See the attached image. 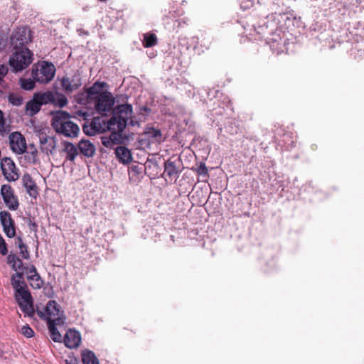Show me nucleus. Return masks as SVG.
I'll list each match as a JSON object with an SVG mask.
<instances>
[{
    "label": "nucleus",
    "instance_id": "5",
    "mask_svg": "<svg viewBox=\"0 0 364 364\" xmlns=\"http://www.w3.org/2000/svg\"><path fill=\"white\" fill-rule=\"evenodd\" d=\"M16 299L25 315L33 317L35 314L33 298L31 293L26 288H19L18 291L15 293Z\"/></svg>",
    "mask_w": 364,
    "mask_h": 364
},
{
    "label": "nucleus",
    "instance_id": "23",
    "mask_svg": "<svg viewBox=\"0 0 364 364\" xmlns=\"http://www.w3.org/2000/svg\"><path fill=\"white\" fill-rule=\"evenodd\" d=\"M34 94L38 95L37 98L40 101V103H42V105L48 103L52 104V102H55V94L52 91L36 92Z\"/></svg>",
    "mask_w": 364,
    "mask_h": 364
},
{
    "label": "nucleus",
    "instance_id": "10",
    "mask_svg": "<svg viewBox=\"0 0 364 364\" xmlns=\"http://www.w3.org/2000/svg\"><path fill=\"white\" fill-rule=\"evenodd\" d=\"M1 194L6 206L11 210H16L19 203L17 197L14 195V190L10 185L1 186Z\"/></svg>",
    "mask_w": 364,
    "mask_h": 364
},
{
    "label": "nucleus",
    "instance_id": "15",
    "mask_svg": "<svg viewBox=\"0 0 364 364\" xmlns=\"http://www.w3.org/2000/svg\"><path fill=\"white\" fill-rule=\"evenodd\" d=\"M81 341V336L78 331L74 329H69L64 337V343L69 348H75L79 346Z\"/></svg>",
    "mask_w": 364,
    "mask_h": 364
},
{
    "label": "nucleus",
    "instance_id": "47",
    "mask_svg": "<svg viewBox=\"0 0 364 364\" xmlns=\"http://www.w3.org/2000/svg\"><path fill=\"white\" fill-rule=\"evenodd\" d=\"M92 364H99V360L93 353H92Z\"/></svg>",
    "mask_w": 364,
    "mask_h": 364
},
{
    "label": "nucleus",
    "instance_id": "38",
    "mask_svg": "<svg viewBox=\"0 0 364 364\" xmlns=\"http://www.w3.org/2000/svg\"><path fill=\"white\" fill-rule=\"evenodd\" d=\"M197 173L199 175L207 176L208 175V169L204 163H201L200 166L197 168Z\"/></svg>",
    "mask_w": 364,
    "mask_h": 364
},
{
    "label": "nucleus",
    "instance_id": "41",
    "mask_svg": "<svg viewBox=\"0 0 364 364\" xmlns=\"http://www.w3.org/2000/svg\"><path fill=\"white\" fill-rule=\"evenodd\" d=\"M254 33L250 32V33L247 34V36H249V38L250 40H257L261 38L260 33L259 31H256L255 28L253 29Z\"/></svg>",
    "mask_w": 364,
    "mask_h": 364
},
{
    "label": "nucleus",
    "instance_id": "36",
    "mask_svg": "<svg viewBox=\"0 0 364 364\" xmlns=\"http://www.w3.org/2000/svg\"><path fill=\"white\" fill-rule=\"evenodd\" d=\"M17 261H18V257L16 255L11 253L8 255L7 262L9 264L11 265L13 269L16 268Z\"/></svg>",
    "mask_w": 364,
    "mask_h": 364
},
{
    "label": "nucleus",
    "instance_id": "52",
    "mask_svg": "<svg viewBox=\"0 0 364 364\" xmlns=\"http://www.w3.org/2000/svg\"><path fill=\"white\" fill-rule=\"evenodd\" d=\"M94 152H95V149H94V148L92 147V153L93 154Z\"/></svg>",
    "mask_w": 364,
    "mask_h": 364
},
{
    "label": "nucleus",
    "instance_id": "42",
    "mask_svg": "<svg viewBox=\"0 0 364 364\" xmlns=\"http://www.w3.org/2000/svg\"><path fill=\"white\" fill-rule=\"evenodd\" d=\"M82 130L86 135L91 136V122L89 124V122H87L83 125Z\"/></svg>",
    "mask_w": 364,
    "mask_h": 364
},
{
    "label": "nucleus",
    "instance_id": "43",
    "mask_svg": "<svg viewBox=\"0 0 364 364\" xmlns=\"http://www.w3.org/2000/svg\"><path fill=\"white\" fill-rule=\"evenodd\" d=\"M8 68L5 65H0V82L2 78L7 74Z\"/></svg>",
    "mask_w": 364,
    "mask_h": 364
},
{
    "label": "nucleus",
    "instance_id": "13",
    "mask_svg": "<svg viewBox=\"0 0 364 364\" xmlns=\"http://www.w3.org/2000/svg\"><path fill=\"white\" fill-rule=\"evenodd\" d=\"M60 85L66 93H70L82 85L80 74L76 73L71 77H63L60 80Z\"/></svg>",
    "mask_w": 364,
    "mask_h": 364
},
{
    "label": "nucleus",
    "instance_id": "8",
    "mask_svg": "<svg viewBox=\"0 0 364 364\" xmlns=\"http://www.w3.org/2000/svg\"><path fill=\"white\" fill-rule=\"evenodd\" d=\"M0 165L2 173L8 181H16L19 178V170L11 158L1 159Z\"/></svg>",
    "mask_w": 364,
    "mask_h": 364
},
{
    "label": "nucleus",
    "instance_id": "35",
    "mask_svg": "<svg viewBox=\"0 0 364 364\" xmlns=\"http://www.w3.org/2000/svg\"><path fill=\"white\" fill-rule=\"evenodd\" d=\"M21 332L23 336H25L27 338H31L33 336L34 334V331L28 325L23 326L21 328Z\"/></svg>",
    "mask_w": 364,
    "mask_h": 364
},
{
    "label": "nucleus",
    "instance_id": "1",
    "mask_svg": "<svg viewBox=\"0 0 364 364\" xmlns=\"http://www.w3.org/2000/svg\"><path fill=\"white\" fill-rule=\"evenodd\" d=\"M132 113V106L129 104H123L113 109V115L107 121L100 117H92V134L94 132L102 133L109 130L111 132L110 135L101 138L105 146L112 148L114 144H123L127 138L122 132L127 125L128 120L131 119Z\"/></svg>",
    "mask_w": 364,
    "mask_h": 364
},
{
    "label": "nucleus",
    "instance_id": "34",
    "mask_svg": "<svg viewBox=\"0 0 364 364\" xmlns=\"http://www.w3.org/2000/svg\"><path fill=\"white\" fill-rule=\"evenodd\" d=\"M82 364H90L91 363V350L85 349L81 353Z\"/></svg>",
    "mask_w": 364,
    "mask_h": 364
},
{
    "label": "nucleus",
    "instance_id": "16",
    "mask_svg": "<svg viewBox=\"0 0 364 364\" xmlns=\"http://www.w3.org/2000/svg\"><path fill=\"white\" fill-rule=\"evenodd\" d=\"M48 322L60 321V309L58 304L54 300H50L47 303L46 307Z\"/></svg>",
    "mask_w": 364,
    "mask_h": 364
},
{
    "label": "nucleus",
    "instance_id": "39",
    "mask_svg": "<svg viewBox=\"0 0 364 364\" xmlns=\"http://www.w3.org/2000/svg\"><path fill=\"white\" fill-rule=\"evenodd\" d=\"M20 254L21 255L22 257L24 259H28L30 257V254L27 250V246L26 245H21L20 247Z\"/></svg>",
    "mask_w": 364,
    "mask_h": 364
},
{
    "label": "nucleus",
    "instance_id": "30",
    "mask_svg": "<svg viewBox=\"0 0 364 364\" xmlns=\"http://www.w3.org/2000/svg\"><path fill=\"white\" fill-rule=\"evenodd\" d=\"M107 86V85L105 82L96 81L94 84H92V95H100V94H101L102 92H107V90H104V88Z\"/></svg>",
    "mask_w": 364,
    "mask_h": 364
},
{
    "label": "nucleus",
    "instance_id": "32",
    "mask_svg": "<svg viewBox=\"0 0 364 364\" xmlns=\"http://www.w3.org/2000/svg\"><path fill=\"white\" fill-rule=\"evenodd\" d=\"M35 80L21 78L20 85L25 90H31L35 87Z\"/></svg>",
    "mask_w": 364,
    "mask_h": 364
},
{
    "label": "nucleus",
    "instance_id": "6",
    "mask_svg": "<svg viewBox=\"0 0 364 364\" xmlns=\"http://www.w3.org/2000/svg\"><path fill=\"white\" fill-rule=\"evenodd\" d=\"M95 100V108L102 115L107 116L114 105L115 99L109 92H102L100 95L92 97Z\"/></svg>",
    "mask_w": 364,
    "mask_h": 364
},
{
    "label": "nucleus",
    "instance_id": "51",
    "mask_svg": "<svg viewBox=\"0 0 364 364\" xmlns=\"http://www.w3.org/2000/svg\"><path fill=\"white\" fill-rule=\"evenodd\" d=\"M130 124L134 126L135 124V122L133 120H130Z\"/></svg>",
    "mask_w": 364,
    "mask_h": 364
},
{
    "label": "nucleus",
    "instance_id": "29",
    "mask_svg": "<svg viewBox=\"0 0 364 364\" xmlns=\"http://www.w3.org/2000/svg\"><path fill=\"white\" fill-rule=\"evenodd\" d=\"M55 94V102L52 104L59 107H64L68 104V99L65 95L56 92Z\"/></svg>",
    "mask_w": 364,
    "mask_h": 364
},
{
    "label": "nucleus",
    "instance_id": "21",
    "mask_svg": "<svg viewBox=\"0 0 364 364\" xmlns=\"http://www.w3.org/2000/svg\"><path fill=\"white\" fill-rule=\"evenodd\" d=\"M75 100L80 105H88L91 101V87H86L84 92L78 93Z\"/></svg>",
    "mask_w": 364,
    "mask_h": 364
},
{
    "label": "nucleus",
    "instance_id": "31",
    "mask_svg": "<svg viewBox=\"0 0 364 364\" xmlns=\"http://www.w3.org/2000/svg\"><path fill=\"white\" fill-rule=\"evenodd\" d=\"M8 100L9 103L13 105L14 106H20L22 105L23 98L22 96L16 94V93H11L8 97Z\"/></svg>",
    "mask_w": 364,
    "mask_h": 364
},
{
    "label": "nucleus",
    "instance_id": "44",
    "mask_svg": "<svg viewBox=\"0 0 364 364\" xmlns=\"http://www.w3.org/2000/svg\"><path fill=\"white\" fill-rule=\"evenodd\" d=\"M65 364H78L77 359L73 358H69V359L65 360Z\"/></svg>",
    "mask_w": 364,
    "mask_h": 364
},
{
    "label": "nucleus",
    "instance_id": "12",
    "mask_svg": "<svg viewBox=\"0 0 364 364\" xmlns=\"http://www.w3.org/2000/svg\"><path fill=\"white\" fill-rule=\"evenodd\" d=\"M0 220L3 226L4 232L8 237L12 238L16 235L14 220L8 211L0 212Z\"/></svg>",
    "mask_w": 364,
    "mask_h": 364
},
{
    "label": "nucleus",
    "instance_id": "25",
    "mask_svg": "<svg viewBox=\"0 0 364 364\" xmlns=\"http://www.w3.org/2000/svg\"><path fill=\"white\" fill-rule=\"evenodd\" d=\"M63 151L67 154L66 159L71 161H74L77 154V149L76 146L70 142L64 143Z\"/></svg>",
    "mask_w": 364,
    "mask_h": 364
},
{
    "label": "nucleus",
    "instance_id": "26",
    "mask_svg": "<svg viewBox=\"0 0 364 364\" xmlns=\"http://www.w3.org/2000/svg\"><path fill=\"white\" fill-rule=\"evenodd\" d=\"M59 322L60 321L48 322V329L50 333V337L52 340L54 341L55 342H60L61 340V335L55 326L57 324L59 323Z\"/></svg>",
    "mask_w": 364,
    "mask_h": 364
},
{
    "label": "nucleus",
    "instance_id": "49",
    "mask_svg": "<svg viewBox=\"0 0 364 364\" xmlns=\"http://www.w3.org/2000/svg\"><path fill=\"white\" fill-rule=\"evenodd\" d=\"M13 276H16V278L18 277V279H21L23 277V273L17 272L16 274Z\"/></svg>",
    "mask_w": 364,
    "mask_h": 364
},
{
    "label": "nucleus",
    "instance_id": "24",
    "mask_svg": "<svg viewBox=\"0 0 364 364\" xmlns=\"http://www.w3.org/2000/svg\"><path fill=\"white\" fill-rule=\"evenodd\" d=\"M158 43V38L156 34L153 33H146L143 34L142 44L144 48H151L156 46Z\"/></svg>",
    "mask_w": 364,
    "mask_h": 364
},
{
    "label": "nucleus",
    "instance_id": "50",
    "mask_svg": "<svg viewBox=\"0 0 364 364\" xmlns=\"http://www.w3.org/2000/svg\"><path fill=\"white\" fill-rule=\"evenodd\" d=\"M38 315L40 316V317H41V318L44 316V315H43V314L41 311H38Z\"/></svg>",
    "mask_w": 364,
    "mask_h": 364
},
{
    "label": "nucleus",
    "instance_id": "33",
    "mask_svg": "<svg viewBox=\"0 0 364 364\" xmlns=\"http://www.w3.org/2000/svg\"><path fill=\"white\" fill-rule=\"evenodd\" d=\"M11 285L15 290V292L18 291L19 288H26V284L23 281H21L20 279H16V276H12L11 277Z\"/></svg>",
    "mask_w": 364,
    "mask_h": 364
},
{
    "label": "nucleus",
    "instance_id": "3",
    "mask_svg": "<svg viewBox=\"0 0 364 364\" xmlns=\"http://www.w3.org/2000/svg\"><path fill=\"white\" fill-rule=\"evenodd\" d=\"M9 60L10 66L15 72L26 69L33 60V53L28 48L14 50Z\"/></svg>",
    "mask_w": 364,
    "mask_h": 364
},
{
    "label": "nucleus",
    "instance_id": "22",
    "mask_svg": "<svg viewBox=\"0 0 364 364\" xmlns=\"http://www.w3.org/2000/svg\"><path fill=\"white\" fill-rule=\"evenodd\" d=\"M24 153L25 159L29 164H36L38 151L34 144H29L28 150L26 149Z\"/></svg>",
    "mask_w": 364,
    "mask_h": 364
},
{
    "label": "nucleus",
    "instance_id": "7",
    "mask_svg": "<svg viewBox=\"0 0 364 364\" xmlns=\"http://www.w3.org/2000/svg\"><path fill=\"white\" fill-rule=\"evenodd\" d=\"M31 41V31L26 27L17 28L11 37V44L14 50H21Z\"/></svg>",
    "mask_w": 364,
    "mask_h": 364
},
{
    "label": "nucleus",
    "instance_id": "28",
    "mask_svg": "<svg viewBox=\"0 0 364 364\" xmlns=\"http://www.w3.org/2000/svg\"><path fill=\"white\" fill-rule=\"evenodd\" d=\"M30 285L34 289H40L43 286V281L38 274L27 276Z\"/></svg>",
    "mask_w": 364,
    "mask_h": 364
},
{
    "label": "nucleus",
    "instance_id": "11",
    "mask_svg": "<svg viewBox=\"0 0 364 364\" xmlns=\"http://www.w3.org/2000/svg\"><path fill=\"white\" fill-rule=\"evenodd\" d=\"M41 150L47 155H53L57 146L58 140L55 136H48L41 133L39 136Z\"/></svg>",
    "mask_w": 364,
    "mask_h": 364
},
{
    "label": "nucleus",
    "instance_id": "9",
    "mask_svg": "<svg viewBox=\"0 0 364 364\" xmlns=\"http://www.w3.org/2000/svg\"><path fill=\"white\" fill-rule=\"evenodd\" d=\"M9 145L11 151L16 154H24L27 149L25 137L18 132L9 134Z\"/></svg>",
    "mask_w": 364,
    "mask_h": 364
},
{
    "label": "nucleus",
    "instance_id": "37",
    "mask_svg": "<svg viewBox=\"0 0 364 364\" xmlns=\"http://www.w3.org/2000/svg\"><path fill=\"white\" fill-rule=\"evenodd\" d=\"M23 269L25 270V273L27 274V276L38 274L36 268L34 265L24 267Z\"/></svg>",
    "mask_w": 364,
    "mask_h": 364
},
{
    "label": "nucleus",
    "instance_id": "18",
    "mask_svg": "<svg viewBox=\"0 0 364 364\" xmlns=\"http://www.w3.org/2000/svg\"><path fill=\"white\" fill-rule=\"evenodd\" d=\"M37 97L38 95L34 94L33 98L26 105L25 111L30 117H33L41 109L42 103H40Z\"/></svg>",
    "mask_w": 364,
    "mask_h": 364
},
{
    "label": "nucleus",
    "instance_id": "20",
    "mask_svg": "<svg viewBox=\"0 0 364 364\" xmlns=\"http://www.w3.org/2000/svg\"><path fill=\"white\" fill-rule=\"evenodd\" d=\"M144 134L152 141L161 143L164 141L161 130L153 127H147L144 130Z\"/></svg>",
    "mask_w": 364,
    "mask_h": 364
},
{
    "label": "nucleus",
    "instance_id": "14",
    "mask_svg": "<svg viewBox=\"0 0 364 364\" xmlns=\"http://www.w3.org/2000/svg\"><path fill=\"white\" fill-rule=\"evenodd\" d=\"M180 172V170L176 166V161L168 159L164 163V171L163 175L166 181H176L178 178Z\"/></svg>",
    "mask_w": 364,
    "mask_h": 364
},
{
    "label": "nucleus",
    "instance_id": "46",
    "mask_svg": "<svg viewBox=\"0 0 364 364\" xmlns=\"http://www.w3.org/2000/svg\"><path fill=\"white\" fill-rule=\"evenodd\" d=\"M22 268H23V262L22 261L18 258V261H17V263H16V268L14 269V270H18V269H21Z\"/></svg>",
    "mask_w": 364,
    "mask_h": 364
},
{
    "label": "nucleus",
    "instance_id": "17",
    "mask_svg": "<svg viewBox=\"0 0 364 364\" xmlns=\"http://www.w3.org/2000/svg\"><path fill=\"white\" fill-rule=\"evenodd\" d=\"M23 186L26 188L27 193L34 198L38 195V187L28 173H25L22 177Z\"/></svg>",
    "mask_w": 364,
    "mask_h": 364
},
{
    "label": "nucleus",
    "instance_id": "19",
    "mask_svg": "<svg viewBox=\"0 0 364 364\" xmlns=\"http://www.w3.org/2000/svg\"><path fill=\"white\" fill-rule=\"evenodd\" d=\"M115 154L117 158L124 164H129L132 161V153L125 146H117L115 149Z\"/></svg>",
    "mask_w": 364,
    "mask_h": 364
},
{
    "label": "nucleus",
    "instance_id": "45",
    "mask_svg": "<svg viewBox=\"0 0 364 364\" xmlns=\"http://www.w3.org/2000/svg\"><path fill=\"white\" fill-rule=\"evenodd\" d=\"M15 244H16V245H17L18 247V248H20V247H21V245H25L22 240V239L20 237H18L17 238H16Z\"/></svg>",
    "mask_w": 364,
    "mask_h": 364
},
{
    "label": "nucleus",
    "instance_id": "4",
    "mask_svg": "<svg viewBox=\"0 0 364 364\" xmlns=\"http://www.w3.org/2000/svg\"><path fill=\"white\" fill-rule=\"evenodd\" d=\"M55 73V66L50 63L44 61L39 67L33 68L31 75L36 82L46 84L52 80Z\"/></svg>",
    "mask_w": 364,
    "mask_h": 364
},
{
    "label": "nucleus",
    "instance_id": "2",
    "mask_svg": "<svg viewBox=\"0 0 364 364\" xmlns=\"http://www.w3.org/2000/svg\"><path fill=\"white\" fill-rule=\"evenodd\" d=\"M51 126L57 133L69 138L76 137L80 132L79 127L70 120V114L65 111L55 113Z\"/></svg>",
    "mask_w": 364,
    "mask_h": 364
},
{
    "label": "nucleus",
    "instance_id": "40",
    "mask_svg": "<svg viewBox=\"0 0 364 364\" xmlns=\"http://www.w3.org/2000/svg\"><path fill=\"white\" fill-rule=\"evenodd\" d=\"M9 128L6 126V122L0 123V135L4 136L9 132Z\"/></svg>",
    "mask_w": 364,
    "mask_h": 364
},
{
    "label": "nucleus",
    "instance_id": "27",
    "mask_svg": "<svg viewBox=\"0 0 364 364\" xmlns=\"http://www.w3.org/2000/svg\"><path fill=\"white\" fill-rule=\"evenodd\" d=\"M79 149L85 156H91V142L89 140H81L79 143Z\"/></svg>",
    "mask_w": 364,
    "mask_h": 364
},
{
    "label": "nucleus",
    "instance_id": "48",
    "mask_svg": "<svg viewBox=\"0 0 364 364\" xmlns=\"http://www.w3.org/2000/svg\"><path fill=\"white\" fill-rule=\"evenodd\" d=\"M4 113L0 109V123L4 122Z\"/></svg>",
    "mask_w": 364,
    "mask_h": 364
}]
</instances>
